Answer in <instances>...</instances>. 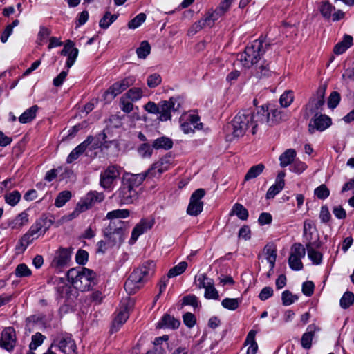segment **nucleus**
Instances as JSON below:
<instances>
[{
	"mask_svg": "<svg viewBox=\"0 0 354 354\" xmlns=\"http://www.w3.org/2000/svg\"><path fill=\"white\" fill-rule=\"evenodd\" d=\"M95 140V138L92 136H89L86 139L77 146L68 156L67 162L72 163L73 161L77 160L80 155H82L88 147Z\"/></svg>",
	"mask_w": 354,
	"mask_h": 354,
	"instance_id": "obj_17",
	"label": "nucleus"
},
{
	"mask_svg": "<svg viewBox=\"0 0 354 354\" xmlns=\"http://www.w3.org/2000/svg\"><path fill=\"white\" fill-rule=\"evenodd\" d=\"M29 221L28 214L26 212L19 214L14 219L10 221L8 225L12 229H21L23 226L28 224Z\"/></svg>",
	"mask_w": 354,
	"mask_h": 354,
	"instance_id": "obj_26",
	"label": "nucleus"
},
{
	"mask_svg": "<svg viewBox=\"0 0 354 354\" xmlns=\"http://www.w3.org/2000/svg\"><path fill=\"white\" fill-rule=\"evenodd\" d=\"M146 178V174H133L126 173L123 175L121 185L114 193L120 205L134 203L138 198V193L136 188L139 187Z\"/></svg>",
	"mask_w": 354,
	"mask_h": 354,
	"instance_id": "obj_2",
	"label": "nucleus"
},
{
	"mask_svg": "<svg viewBox=\"0 0 354 354\" xmlns=\"http://www.w3.org/2000/svg\"><path fill=\"white\" fill-rule=\"evenodd\" d=\"M269 46L270 44L266 42L263 39H256L245 48L243 53L240 54L239 59L243 66L250 68L261 59Z\"/></svg>",
	"mask_w": 354,
	"mask_h": 354,
	"instance_id": "obj_6",
	"label": "nucleus"
},
{
	"mask_svg": "<svg viewBox=\"0 0 354 354\" xmlns=\"http://www.w3.org/2000/svg\"><path fill=\"white\" fill-rule=\"evenodd\" d=\"M155 263L149 261L144 263L130 274L124 283V289L129 294H133L140 288V283L154 273Z\"/></svg>",
	"mask_w": 354,
	"mask_h": 354,
	"instance_id": "obj_4",
	"label": "nucleus"
},
{
	"mask_svg": "<svg viewBox=\"0 0 354 354\" xmlns=\"http://www.w3.org/2000/svg\"><path fill=\"white\" fill-rule=\"evenodd\" d=\"M50 346H57L64 354H77V346L71 334L61 333L56 336Z\"/></svg>",
	"mask_w": 354,
	"mask_h": 354,
	"instance_id": "obj_9",
	"label": "nucleus"
},
{
	"mask_svg": "<svg viewBox=\"0 0 354 354\" xmlns=\"http://www.w3.org/2000/svg\"><path fill=\"white\" fill-rule=\"evenodd\" d=\"M171 162V157L170 156H165L153 163L144 174H146V177H159L163 172L169 169Z\"/></svg>",
	"mask_w": 354,
	"mask_h": 354,
	"instance_id": "obj_14",
	"label": "nucleus"
},
{
	"mask_svg": "<svg viewBox=\"0 0 354 354\" xmlns=\"http://www.w3.org/2000/svg\"><path fill=\"white\" fill-rule=\"evenodd\" d=\"M180 106L181 102L179 97H172L169 100L160 101L158 119L160 121L170 120L171 113L178 111Z\"/></svg>",
	"mask_w": 354,
	"mask_h": 354,
	"instance_id": "obj_8",
	"label": "nucleus"
},
{
	"mask_svg": "<svg viewBox=\"0 0 354 354\" xmlns=\"http://www.w3.org/2000/svg\"><path fill=\"white\" fill-rule=\"evenodd\" d=\"M296 156V151L292 149L286 150L280 156L279 161L281 167H286L293 162Z\"/></svg>",
	"mask_w": 354,
	"mask_h": 354,
	"instance_id": "obj_31",
	"label": "nucleus"
},
{
	"mask_svg": "<svg viewBox=\"0 0 354 354\" xmlns=\"http://www.w3.org/2000/svg\"><path fill=\"white\" fill-rule=\"evenodd\" d=\"M88 254L84 250H79L77 252L75 259L79 265H84L88 261Z\"/></svg>",
	"mask_w": 354,
	"mask_h": 354,
	"instance_id": "obj_64",
	"label": "nucleus"
},
{
	"mask_svg": "<svg viewBox=\"0 0 354 354\" xmlns=\"http://www.w3.org/2000/svg\"><path fill=\"white\" fill-rule=\"evenodd\" d=\"M72 197V194L68 190L59 192L55 201V205L57 207H63Z\"/></svg>",
	"mask_w": 354,
	"mask_h": 354,
	"instance_id": "obj_39",
	"label": "nucleus"
},
{
	"mask_svg": "<svg viewBox=\"0 0 354 354\" xmlns=\"http://www.w3.org/2000/svg\"><path fill=\"white\" fill-rule=\"evenodd\" d=\"M129 316L128 307L126 306L119 311L117 316L113 319L111 328V333L118 331L121 326L128 319Z\"/></svg>",
	"mask_w": 354,
	"mask_h": 354,
	"instance_id": "obj_22",
	"label": "nucleus"
},
{
	"mask_svg": "<svg viewBox=\"0 0 354 354\" xmlns=\"http://www.w3.org/2000/svg\"><path fill=\"white\" fill-rule=\"evenodd\" d=\"M340 95L337 91H333L328 100V106L330 109L335 108L339 103Z\"/></svg>",
	"mask_w": 354,
	"mask_h": 354,
	"instance_id": "obj_61",
	"label": "nucleus"
},
{
	"mask_svg": "<svg viewBox=\"0 0 354 354\" xmlns=\"http://www.w3.org/2000/svg\"><path fill=\"white\" fill-rule=\"evenodd\" d=\"M265 166L262 163L252 166L245 176V180H250L259 176L264 170Z\"/></svg>",
	"mask_w": 354,
	"mask_h": 354,
	"instance_id": "obj_38",
	"label": "nucleus"
},
{
	"mask_svg": "<svg viewBox=\"0 0 354 354\" xmlns=\"http://www.w3.org/2000/svg\"><path fill=\"white\" fill-rule=\"evenodd\" d=\"M271 74V71L268 66V64L266 62L261 64L259 66H257L255 68L254 75L257 78H262L269 77Z\"/></svg>",
	"mask_w": 354,
	"mask_h": 354,
	"instance_id": "obj_42",
	"label": "nucleus"
},
{
	"mask_svg": "<svg viewBox=\"0 0 354 354\" xmlns=\"http://www.w3.org/2000/svg\"><path fill=\"white\" fill-rule=\"evenodd\" d=\"M136 82L134 76H129L123 80L115 82L104 94L105 99L112 100L118 95L125 91L129 86L133 85Z\"/></svg>",
	"mask_w": 354,
	"mask_h": 354,
	"instance_id": "obj_11",
	"label": "nucleus"
},
{
	"mask_svg": "<svg viewBox=\"0 0 354 354\" xmlns=\"http://www.w3.org/2000/svg\"><path fill=\"white\" fill-rule=\"evenodd\" d=\"M121 168L119 166L111 165L101 172L100 176V185L104 189H112L115 181L120 176Z\"/></svg>",
	"mask_w": 354,
	"mask_h": 354,
	"instance_id": "obj_10",
	"label": "nucleus"
},
{
	"mask_svg": "<svg viewBox=\"0 0 354 354\" xmlns=\"http://www.w3.org/2000/svg\"><path fill=\"white\" fill-rule=\"evenodd\" d=\"M230 215H236L242 221L247 220L249 216L247 209L242 204L239 203H236L233 205Z\"/></svg>",
	"mask_w": 354,
	"mask_h": 354,
	"instance_id": "obj_32",
	"label": "nucleus"
},
{
	"mask_svg": "<svg viewBox=\"0 0 354 354\" xmlns=\"http://www.w3.org/2000/svg\"><path fill=\"white\" fill-rule=\"evenodd\" d=\"M284 187V185H281L277 182L272 185L268 190L266 193V198H273L278 193L280 192Z\"/></svg>",
	"mask_w": 354,
	"mask_h": 354,
	"instance_id": "obj_56",
	"label": "nucleus"
},
{
	"mask_svg": "<svg viewBox=\"0 0 354 354\" xmlns=\"http://www.w3.org/2000/svg\"><path fill=\"white\" fill-rule=\"evenodd\" d=\"M241 302V299L239 298H225L222 301L221 305L224 308L235 310L239 308Z\"/></svg>",
	"mask_w": 354,
	"mask_h": 354,
	"instance_id": "obj_41",
	"label": "nucleus"
},
{
	"mask_svg": "<svg viewBox=\"0 0 354 354\" xmlns=\"http://www.w3.org/2000/svg\"><path fill=\"white\" fill-rule=\"evenodd\" d=\"M21 198V193L17 190L8 192L5 194L4 199L5 202L12 207L15 206L20 201Z\"/></svg>",
	"mask_w": 354,
	"mask_h": 354,
	"instance_id": "obj_37",
	"label": "nucleus"
},
{
	"mask_svg": "<svg viewBox=\"0 0 354 354\" xmlns=\"http://www.w3.org/2000/svg\"><path fill=\"white\" fill-rule=\"evenodd\" d=\"M39 107L34 105L26 109L19 117V121L22 124H26L32 121L36 117Z\"/></svg>",
	"mask_w": 354,
	"mask_h": 354,
	"instance_id": "obj_28",
	"label": "nucleus"
},
{
	"mask_svg": "<svg viewBox=\"0 0 354 354\" xmlns=\"http://www.w3.org/2000/svg\"><path fill=\"white\" fill-rule=\"evenodd\" d=\"M306 250L301 243H295L291 248V253L290 256L304 258L306 254Z\"/></svg>",
	"mask_w": 354,
	"mask_h": 354,
	"instance_id": "obj_54",
	"label": "nucleus"
},
{
	"mask_svg": "<svg viewBox=\"0 0 354 354\" xmlns=\"http://www.w3.org/2000/svg\"><path fill=\"white\" fill-rule=\"evenodd\" d=\"M102 232L104 240L97 243L96 252L104 254L109 249L119 248L124 241L126 237L124 222L111 221Z\"/></svg>",
	"mask_w": 354,
	"mask_h": 354,
	"instance_id": "obj_3",
	"label": "nucleus"
},
{
	"mask_svg": "<svg viewBox=\"0 0 354 354\" xmlns=\"http://www.w3.org/2000/svg\"><path fill=\"white\" fill-rule=\"evenodd\" d=\"M35 239H37L36 236H33L27 232L19 240L17 248L24 252Z\"/></svg>",
	"mask_w": 354,
	"mask_h": 354,
	"instance_id": "obj_36",
	"label": "nucleus"
},
{
	"mask_svg": "<svg viewBox=\"0 0 354 354\" xmlns=\"http://www.w3.org/2000/svg\"><path fill=\"white\" fill-rule=\"evenodd\" d=\"M301 257L290 256L288 259L289 266L294 270H301L303 268V263Z\"/></svg>",
	"mask_w": 354,
	"mask_h": 354,
	"instance_id": "obj_58",
	"label": "nucleus"
},
{
	"mask_svg": "<svg viewBox=\"0 0 354 354\" xmlns=\"http://www.w3.org/2000/svg\"><path fill=\"white\" fill-rule=\"evenodd\" d=\"M257 332L254 330H251L246 337L245 341V344H250V346L248 348L246 354H255L258 349L257 344L255 341V336Z\"/></svg>",
	"mask_w": 354,
	"mask_h": 354,
	"instance_id": "obj_34",
	"label": "nucleus"
},
{
	"mask_svg": "<svg viewBox=\"0 0 354 354\" xmlns=\"http://www.w3.org/2000/svg\"><path fill=\"white\" fill-rule=\"evenodd\" d=\"M205 194V189L201 188L195 190L192 193L187 209V213L189 215L196 216L203 211V202L201 199L204 197Z\"/></svg>",
	"mask_w": 354,
	"mask_h": 354,
	"instance_id": "obj_13",
	"label": "nucleus"
},
{
	"mask_svg": "<svg viewBox=\"0 0 354 354\" xmlns=\"http://www.w3.org/2000/svg\"><path fill=\"white\" fill-rule=\"evenodd\" d=\"M353 45V37L350 35H345L343 39L339 41L333 48V53L335 55H341L344 53L348 48Z\"/></svg>",
	"mask_w": 354,
	"mask_h": 354,
	"instance_id": "obj_25",
	"label": "nucleus"
},
{
	"mask_svg": "<svg viewBox=\"0 0 354 354\" xmlns=\"http://www.w3.org/2000/svg\"><path fill=\"white\" fill-rule=\"evenodd\" d=\"M354 302V294L351 292H346L340 299V306L346 309L349 308Z\"/></svg>",
	"mask_w": 354,
	"mask_h": 354,
	"instance_id": "obj_48",
	"label": "nucleus"
},
{
	"mask_svg": "<svg viewBox=\"0 0 354 354\" xmlns=\"http://www.w3.org/2000/svg\"><path fill=\"white\" fill-rule=\"evenodd\" d=\"M151 145L156 150H169L173 147V141L167 137L162 136L153 140Z\"/></svg>",
	"mask_w": 354,
	"mask_h": 354,
	"instance_id": "obj_27",
	"label": "nucleus"
},
{
	"mask_svg": "<svg viewBox=\"0 0 354 354\" xmlns=\"http://www.w3.org/2000/svg\"><path fill=\"white\" fill-rule=\"evenodd\" d=\"M187 267V263L185 261L180 262L177 266L171 268L167 274V278H171L183 274Z\"/></svg>",
	"mask_w": 354,
	"mask_h": 354,
	"instance_id": "obj_45",
	"label": "nucleus"
},
{
	"mask_svg": "<svg viewBox=\"0 0 354 354\" xmlns=\"http://www.w3.org/2000/svg\"><path fill=\"white\" fill-rule=\"evenodd\" d=\"M16 344V333L12 327L4 328L0 338V346L8 351L13 350Z\"/></svg>",
	"mask_w": 354,
	"mask_h": 354,
	"instance_id": "obj_15",
	"label": "nucleus"
},
{
	"mask_svg": "<svg viewBox=\"0 0 354 354\" xmlns=\"http://www.w3.org/2000/svg\"><path fill=\"white\" fill-rule=\"evenodd\" d=\"M218 292L216 289L214 287L213 283L211 285L207 286L205 291V297L208 299H217L218 298Z\"/></svg>",
	"mask_w": 354,
	"mask_h": 354,
	"instance_id": "obj_62",
	"label": "nucleus"
},
{
	"mask_svg": "<svg viewBox=\"0 0 354 354\" xmlns=\"http://www.w3.org/2000/svg\"><path fill=\"white\" fill-rule=\"evenodd\" d=\"M334 10L335 7L328 1L323 2L319 7L321 14L326 19H329L331 17L332 12Z\"/></svg>",
	"mask_w": 354,
	"mask_h": 354,
	"instance_id": "obj_52",
	"label": "nucleus"
},
{
	"mask_svg": "<svg viewBox=\"0 0 354 354\" xmlns=\"http://www.w3.org/2000/svg\"><path fill=\"white\" fill-rule=\"evenodd\" d=\"M256 115L257 110L254 112L249 110L239 111L227 126L230 132L226 136L227 140L232 142L235 138L243 137L250 129L253 135L255 134L260 129V125L256 122Z\"/></svg>",
	"mask_w": 354,
	"mask_h": 354,
	"instance_id": "obj_1",
	"label": "nucleus"
},
{
	"mask_svg": "<svg viewBox=\"0 0 354 354\" xmlns=\"http://www.w3.org/2000/svg\"><path fill=\"white\" fill-rule=\"evenodd\" d=\"M285 115L278 109L270 105H263L257 109V121L260 128H266L279 124L285 120Z\"/></svg>",
	"mask_w": 354,
	"mask_h": 354,
	"instance_id": "obj_7",
	"label": "nucleus"
},
{
	"mask_svg": "<svg viewBox=\"0 0 354 354\" xmlns=\"http://www.w3.org/2000/svg\"><path fill=\"white\" fill-rule=\"evenodd\" d=\"M151 46L148 41H143L139 48L136 50L137 55L139 58L145 59L147 56L150 53Z\"/></svg>",
	"mask_w": 354,
	"mask_h": 354,
	"instance_id": "obj_49",
	"label": "nucleus"
},
{
	"mask_svg": "<svg viewBox=\"0 0 354 354\" xmlns=\"http://www.w3.org/2000/svg\"><path fill=\"white\" fill-rule=\"evenodd\" d=\"M145 20L146 15L145 13H140L129 21L128 28L135 29L139 27Z\"/></svg>",
	"mask_w": 354,
	"mask_h": 354,
	"instance_id": "obj_51",
	"label": "nucleus"
},
{
	"mask_svg": "<svg viewBox=\"0 0 354 354\" xmlns=\"http://www.w3.org/2000/svg\"><path fill=\"white\" fill-rule=\"evenodd\" d=\"M153 225V221L142 219L133 229L129 243L131 244L134 243L141 234L151 229Z\"/></svg>",
	"mask_w": 354,
	"mask_h": 354,
	"instance_id": "obj_18",
	"label": "nucleus"
},
{
	"mask_svg": "<svg viewBox=\"0 0 354 354\" xmlns=\"http://www.w3.org/2000/svg\"><path fill=\"white\" fill-rule=\"evenodd\" d=\"M265 254L266 255V259L268 262L270 263V271H272L275 265V261L277 259V250L272 245H267L264 248Z\"/></svg>",
	"mask_w": 354,
	"mask_h": 354,
	"instance_id": "obj_35",
	"label": "nucleus"
},
{
	"mask_svg": "<svg viewBox=\"0 0 354 354\" xmlns=\"http://www.w3.org/2000/svg\"><path fill=\"white\" fill-rule=\"evenodd\" d=\"M281 299L283 305L290 306L298 299V297L286 290L282 292Z\"/></svg>",
	"mask_w": 354,
	"mask_h": 354,
	"instance_id": "obj_50",
	"label": "nucleus"
},
{
	"mask_svg": "<svg viewBox=\"0 0 354 354\" xmlns=\"http://www.w3.org/2000/svg\"><path fill=\"white\" fill-rule=\"evenodd\" d=\"M324 103V100L311 97L308 104L306 105V109H309L312 113H317V111L322 109Z\"/></svg>",
	"mask_w": 354,
	"mask_h": 354,
	"instance_id": "obj_40",
	"label": "nucleus"
},
{
	"mask_svg": "<svg viewBox=\"0 0 354 354\" xmlns=\"http://www.w3.org/2000/svg\"><path fill=\"white\" fill-rule=\"evenodd\" d=\"M180 322L171 316L165 315L158 323L157 327L160 328H166L169 329H176L179 327Z\"/></svg>",
	"mask_w": 354,
	"mask_h": 354,
	"instance_id": "obj_23",
	"label": "nucleus"
},
{
	"mask_svg": "<svg viewBox=\"0 0 354 354\" xmlns=\"http://www.w3.org/2000/svg\"><path fill=\"white\" fill-rule=\"evenodd\" d=\"M48 228L49 226H46V219L39 218L30 226L27 232L37 239L41 234L44 235Z\"/></svg>",
	"mask_w": 354,
	"mask_h": 354,
	"instance_id": "obj_21",
	"label": "nucleus"
},
{
	"mask_svg": "<svg viewBox=\"0 0 354 354\" xmlns=\"http://www.w3.org/2000/svg\"><path fill=\"white\" fill-rule=\"evenodd\" d=\"M153 147L149 143L141 144L137 149V151L140 156L143 158H150L153 153Z\"/></svg>",
	"mask_w": 354,
	"mask_h": 354,
	"instance_id": "obj_47",
	"label": "nucleus"
},
{
	"mask_svg": "<svg viewBox=\"0 0 354 354\" xmlns=\"http://www.w3.org/2000/svg\"><path fill=\"white\" fill-rule=\"evenodd\" d=\"M118 18L116 15H111L109 12H106L99 22V26L103 29H106L113 23Z\"/></svg>",
	"mask_w": 354,
	"mask_h": 354,
	"instance_id": "obj_46",
	"label": "nucleus"
},
{
	"mask_svg": "<svg viewBox=\"0 0 354 354\" xmlns=\"http://www.w3.org/2000/svg\"><path fill=\"white\" fill-rule=\"evenodd\" d=\"M45 339L46 337L41 333H37L35 335H32L31 337V342L29 344L28 351L33 352L43 344Z\"/></svg>",
	"mask_w": 354,
	"mask_h": 354,
	"instance_id": "obj_44",
	"label": "nucleus"
},
{
	"mask_svg": "<svg viewBox=\"0 0 354 354\" xmlns=\"http://www.w3.org/2000/svg\"><path fill=\"white\" fill-rule=\"evenodd\" d=\"M84 200L91 206V208L96 203H100L104 199V195L102 192H97V191H91L88 192L84 197Z\"/></svg>",
	"mask_w": 354,
	"mask_h": 354,
	"instance_id": "obj_29",
	"label": "nucleus"
},
{
	"mask_svg": "<svg viewBox=\"0 0 354 354\" xmlns=\"http://www.w3.org/2000/svg\"><path fill=\"white\" fill-rule=\"evenodd\" d=\"M332 124L331 118L319 113H315L310 119L308 124V132L310 134L315 133L316 131H324Z\"/></svg>",
	"mask_w": 354,
	"mask_h": 354,
	"instance_id": "obj_12",
	"label": "nucleus"
},
{
	"mask_svg": "<svg viewBox=\"0 0 354 354\" xmlns=\"http://www.w3.org/2000/svg\"><path fill=\"white\" fill-rule=\"evenodd\" d=\"M183 304L192 306L194 308H197L201 306L198 298L194 295L185 296L183 299Z\"/></svg>",
	"mask_w": 354,
	"mask_h": 354,
	"instance_id": "obj_59",
	"label": "nucleus"
},
{
	"mask_svg": "<svg viewBox=\"0 0 354 354\" xmlns=\"http://www.w3.org/2000/svg\"><path fill=\"white\" fill-rule=\"evenodd\" d=\"M15 274L19 277H28L31 274V271L26 264L21 263L17 266Z\"/></svg>",
	"mask_w": 354,
	"mask_h": 354,
	"instance_id": "obj_60",
	"label": "nucleus"
},
{
	"mask_svg": "<svg viewBox=\"0 0 354 354\" xmlns=\"http://www.w3.org/2000/svg\"><path fill=\"white\" fill-rule=\"evenodd\" d=\"M123 96L133 102H136L142 98L143 91L140 88L133 87L130 88Z\"/></svg>",
	"mask_w": 354,
	"mask_h": 354,
	"instance_id": "obj_43",
	"label": "nucleus"
},
{
	"mask_svg": "<svg viewBox=\"0 0 354 354\" xmlns=\"http://www.w3.org/2000/svg\"><path fill=\"white\" fill-rule=\"evenodd\" d=\"M95 276L93 270L84 267L71 268L67 272L68 281L82 292L89 290L95 285Z\"/></svg>",
	"mask_w": 354,
	"mask_h": 354,
	"instance_id": "obj_5",
	"label": "nucleus"
},
{
	"mask_svg": "<svg viewBox=\"0 0 354 354\" xmlns=\"http://www.w3.org/2000/svg\"><path fill=\"white\" fill-rule=\"evenodd\" d=\"M314 194L319 199L324 200L329 196L330 191L325 185L322 184L315 189Z\"/></svg>",
	"mask_w": 354,
	"mask_h": 354,
	"instance_id": "obj_57",
	"label": "nucleus"
},
{
	"mask_svg": "<svg viewBox=\"0 0 354 354\" xmlns=\"http://www.w3.org/2000/svg\"><path fill=\"white\" fill-rule=\"evenodd\" d=\"M200 118L195 114H189L185 118V121L181 122L180 128L185 133L194 132V129H201L203 124L199 122Z\"/></svg>",
	"mask_w": 354,
	"mask_h": 354,
	"instance_id": "obj_16",
	"label": "nucleus"
},
{
	"mask_svg": "<svg viewBox=\"0 0 354 354\" xmlns=\"http://www.w3.org/2000/svg\"><path fill=\"white\" fill-rule=\"evenodd\" d=\"M293 93L291 91H285L280 97L279 102L283 107L289 106L293 101Z\"/></svg>",
	"mask_w": 354,
	"mask_h": 354,
	"instance_id": "obj_53",
	"label": "nucleus"
},
{
	"mask_svg": "<svg viewBox=\"0 0 354 354\" xmlns=\"http://www.w3.org/2000/svg\"><path fill=\"white\" fill-rule=\"evenodd\" d=\"M91 209V206L87 203L84 198H82L80 201L77 203L74 210L68 215L70 220L75 218L81 213L86 212Z\"/></svg>",
	"mask_w": 354,
	"mask_h": 354,
	"instance_id": "obj_30",
	"label": "nucleus"
},
{
	"mask_svg": "<svg viewBox=\"0 0 354 354\" xmlns=\"http://www.w3.org/2000/svg\"><path fill=\"white\" fill-rule=\"evenodd\" d=\"M71 250L68 248H59L53 259V263L57 267L62 268L70 261Z\"/></svg>",
	"mask_w": 354,
	"mask_h": 354,
	"instance_id": "obj_20",
	"label": "nucleus"
},
{
	"mask_svg": "<svg viewBox=\"0 0 354 354\" xmlns=\"http://www.w3.org/2000/svg\"><path fill=\"white\" fill-rule=\"evenodd\" d=\"M120 107L124 112L129 113L133 110V105L127 100V98L122 96L120 100Z\"/></svg>",
	"mask_w": 354,
	"mask_h": 354,
	"instance_id": "obj_63",
	"label": "nucleus"
},
{
	"mask_svg": "<svg viewBox=\"0 0 354 354\" xmlns=\"http://www.w3.org/2000/svg\"><path fill=\"white\" fill-rule=\"evenodd\" d=\"M317 328V326L314 324H310L308 326L307 331L303 334L301 339V344L304 348L310 349L311 348L312 341Z\"/></svg>",
	"mask_w": 354,
	"mask_h": 354,
	"instance_id": "obj_24",
	"label": "nucleus"
},
{
	"mask_svg": "<svg viewBox=\"0 0 354 354\" xmlns=\"http://www.w3.org/2000/svg\"><path fill=\"white\" fill-rule=\"evenodd\" d=\"M130 215V212L129 209H115L111 212H109L106 214V218L110 220L111 221H118V218H126L129 217Z\"/></svg>",
	"mask_w": 354,
	"mask_h": 354,
	"instance_id": "obj_33",
	"label": "nucleus"
},
{
	"mask_svg": "<svg viewBox=\"0 0 354 354\" xmlns=\"http://www.w3.org/2000/svg\"><path fill=\"white\" fill-rule=\"evenodd\" d=\"M161 82L162 77L158 73H153L150 75L147 80V86L151 88H156L161 84Z\"/></svg>",
	"mask_w": 354,
	"mask_h": 354,
	"instance_id": "obj_55",
	"label": "nucleus"
},
{
	"mask_svg": "<svg viewBox=\"0 0 354 354\" xmlns=\"http://www.w3.org/2000/svg\"><path fill=\"white\" fill-rule=\"evenodd\" d=\"M315 248L319 247V242L308 241L306 244V250L308 252V258L312 261L313 263L315 265L321 264L322 261V254L318 251L315 250Z\"/></svg>",
	"mask_w": 354,
	"mask_h": 354,
	"instance_id": "obj_19",
	"label": "nucleus"
}]
</instances>
